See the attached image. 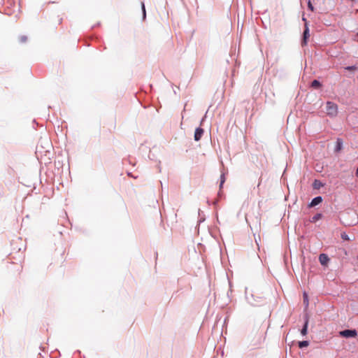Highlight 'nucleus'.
Wrapping results in <instances>:
<instances>
[{"instance_id":"1","label":"nucleus","mask_w":358,"mask_h":358,"mask_svg":"<svg viewBox=\"0 0 358 358\" xmlns=\"http://www.w3.org/2000/svg\"><path fill=\"white\" fill-rule=\"evenodd\" d=\"M338 113V106L336 103L328 101L327 103V114L329 116H336Z\"/></svg>"},{"instance_id":"2","label":"nucleus","mask_w":358,"mask_h":358,"mask_svg":"<svg viewBox=\"0 0 358 358\" xmlns=\"http://www.w3.org/2000/svg\"><path fill=\"white\" fill-rule=\"evenodd\" d=\"M340 335L343 337L350 338V337H355L357 336L356 330L353 329H347L344 331H340Z\"/></svg>"},{"instance_id":"3","label":"nucleus","mask_w":358,"mask_h":358,"mask_svg":"<svg viewBox=\"0 0 358 358\" xmlns=\"http://www.w3.org/2000/svg\"><path fill=\"white\" fill-rule=\"evenodd\" d=\"M310 36V34H309V29L308 27H306V29L303 31V41L301 42V45L303 46V45H306L307 44V40L308 38H309Z\"/></svg>"},{"instance_id":"4","label":"nucleus","mask_w":358,"mask_h":358,"mask_svg":"<svg viewBox=\"0 0 358 358\" xmlns=\"http://www.w3.org/2000/svg\"><path fill=\"white\" fill-rule=\"evenodd\" d=\"M319 260L322 265L325 266L329 262V258L328 257V256L326 254H321L319 256Z\"/></svg>"},{"instance_id":"5","label":"nucleus","mask_w":358,"mask_h":358,"mask_svg":"<svg viewBox=\"0 0 358 358\" xmlns=\"http://www.w3.org/2000/svg\"><path fill=\"white\" fill-rule=\"evenodd\" d=\"M203 134V129L199 127L195 130L194 133V140L198 141L201 139L202 135Z\"/></svg>"},{"instance_id":"6","label":"nucleus","mask_w":358,"mask_h":358,"mask_svg":"<svg viewBox=\"0 0 358 358\" xmlns=\"http://www.w3.org/2000/svg\"><path fill=\"white\" fill-rule=\"evenodd\" d=\"M322 201V198L321 196H317L312 200L309 206L314 207V206L320 204Z\"/></svg>"},{"instance_id":"7","label":"nucleus","mask_w":358,"mask_h":358,"mask_svg":"<svg viewBox=\"0 0 358 358\" xmlns=\"http://www.w3.org/2000/svg\"><path fill=\"white\" fill-rule=\"evenodd\" d=\"M342 147H343V141L341 138H338L336 141V145L335 150H334L335 152H340L342 149Z\"/></svg>"},{"instance_id":"8","label":"nucleus","mask_w":358,"mask_h":358,"mask_svg":"<svg viewBox=\"0 0 358 358\" xmlns=\"http://www.w3.org/2000/svg\"><path fill=\"white\" fill-rule=\"evenodd\" d=\"M313 188H314V189H320V187H323V184L322 183V182H321V181H320V180H315L313 182Z\"/></svg>"},{"instance_id":"9","label":"nucleus","mask_w":358,"mask_h":358,"mask_svg":"<svg viewBox=\"0 0 358 358\" xmlns=\"http://www.w3.org/2000/svg\"><path fill=\"white\" fill-rule=\"evenodd\" d=\"M308 319L306 320L305 322V324H304V326L303 327V329H301V333L303 336H305L307 334V329H308Z\"/></svg>"},{"instance_id":"10","label":"nucleus","mask_w":358,"mask_h":358,"mask_svg":"<svg viewBox=\"0 0 358 358\" xmlns=\"http://www.w3.org/2000/svg\"><path fill=\"white\" fill-rule=\"evenodd\" d=\"M311 86L313 87V88H319L320 86H321V84L317 80H314L312 83H311Z\"/></svg>"},{"instance_id":"11","label":"nucleus","mask_w":358,"mask_h":358,"mask_svg":"<svg viewBox=\"0 0 358 358\" xmlns=\"http://www.w3.org/2000/svg\"><path fill=\"white\" fill-rule=\"evenodd\" d=\"M309 345V342L307 341H299V347L300 348H304V347H307Z\"/></svg>"},{"instance_id":"12","label":"nucleus","mask_w":358,"mask_h":358,"mask_svg":"<svg viewBox=\"0 0 358 358\" xmlns=\"http://www.w3.org/2000/svg\"><path fill=\"white\" fill-rule=\"evenodd\" d=\"M303 302L306 305V306H308V294L306 293L303 294Z\"/></svg>"},{"instance_id":"13","label":"nucleus","mask_w":358,"mask_h":358,"mask_svg":"<svg viewBox=\"0 0 358 358\" xmlns=\"http://www.w3.org/2000/svg\"><path fill=\"white\" fill-rule=\"evenodd\" d=\"M341 238L343 240H345V241H349L350 240V238L348 237V234H346L345 233L341 234Z\"/></svg>"},{"instance_id":"14","label":"nucleus","mask_w":358,"mask_h":358,"mask_svg":"<svg viewBox=\"0 0 358 358\" xmlns=\"http://www.w3.org/2000/svg\"><path fill=\"white\" fill-rule=\"evenodd\" d=\"M308 7L309 8L310 10L311 11H314V7L311 3V1L309 0L308 2Z\"/></svg>"},{"instance_id":"15","label":"nucleus","mask_w":358,"mask_h":358,"mask_svg":"<svg viewBox=\"0 0 358 358\" xmlns=\"http://www.w3.org/2000/svg\"><path fill=\"white\" fill-rule=\"evenodd\" d=\"M141 6H142V10H143V19H145V16H146V13H145V5L143 3H142Z\"/></svg>"},{"instance_id":"16","label":"nucleus","mask_w":358,"mask_h":358,"mask_svg":"<svg viewBox=\"0 0 358 358\" xmlns=\"http://www.w3.org/2000/svg\"><path fill=\"white\" fill-rule=\"evenodd\" d=\"M27 36H20V41L21 42H22V43L26 42V41H27Z\"/></svg>"},{"instance_id":"17","label":"nucleus","mask_w":358,"mask_h":358,"mask_svg":"<svg viewBox=\"0 0 358 358\" xmlns=\"http://www.w3.org/2000/svg\"><path fill=\"white\" fill-rule=\"evenodd\" d=\"M345 69H347L348 71H355L357 69V67L355 66H351L346 67Z\"/></svg>"},{"instance_id":"18","label":"nucleus","mask_w":358,"mask_h":358,"mask_svg":"<svg viewBox=\"0 0 358 358\" xmlns=\"http://www.w3.org/2000/svg\"><path fill=\"white\" fill-rule=\"evenodd\" d=\"M321 217V215L320 214H317L315 216L313 217V220L315 221V220H317L318 219H320Z\"/></svg>"},{"instance_id":"19","label":"nucleus","mask_w":358,"mask_h":358,"mask_svg":"<svg viewBox=\"0 0 358 358\" xmlns=\"http://www.w3.org/2000/svg\"><path fill=\"white\" fill-rule=\"evenodd\" d=\"M224 182V177L222 176V180H221V183H220V186L222 185V184Z\"/></svg>"},{"instance_id":"20","label":"nucleus","mask_w":358,"mask_h":358,"mask_svg":"<svg viewBox=\"0 0 358 358\" xmlns=\"http://www.w3.org/2000/svg\"><path fill=\"white\" fill-rule=\"evenodd\" d=\"M356 175L358 176V167H357V169Z\"/></svg>"},{"instance_id":"21","label":"nucleus","mask_w":358,"mask_h":358,"mask_svg":"<svg viewBox=\"0 0 358 358\" xmlns=\"http://www.w3.org/2000/svg\"><path fill=\"white\" fill-rule=\"evenodd\" d=\"M357 35H358V33H357Z\"/></svg>"}]
</instances>
